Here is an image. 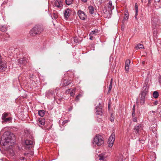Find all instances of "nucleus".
I'll list each match as a JSON object with an SVG mask.
<instances>
[{"label": "nucleus", "instance_id": "4", "mask_svg": "<svg viewBox=\"0 0 161 161\" xmlns=\"http://www.w3.org/2000/svg\"><path fill=\"white\" fill-rule=\"evenodd\" d=\"M149 79L148 78H147L146 79L145 82L143 84V91L141 94V95H142L143 94H144V96H146L149 87Z\"/></svg>", "mask_w": 161, "mask_h": 161}, {"label": "nucleus", "instance_id": "49", "mask_svg": "<svg viewBox=\"0 0 161 161\" xmlns=\"http://www.w3.org/2000/svg\"><path fill=\"white\" fill-rule=\"evenodd\" d=\"M112 81H113V79H111V80L110 82V84L112 85Z\"/></svg>", "mask_w": 161, "mask_h": 161}, {"label": "nucleus", "instance_id": "56", "mask_svg": "<svg viewBox=\"0 0 161 161\" xmlns=\"http://www.w3.org/2000/svg\"><path fill=\"white\" fill-rule=\"evenodd\" d=\"M108 108L109 109V104H108Z\"/></svg>", "mask_w": 161, "mask_h": 161}, {"label": "nucleus", "instance_id": "58", "mask_svg": "<svg viewBox=\"0 0 161 161\" xmlns=\"http://www.w3.org/2000/svg\"><path fill=\"white\" fill-rule=\"evenodd\" d=\"M144 2H145V3H146V1H144Z\"/></svg>", "mask_w": 161, "mask_h": 161}, {"label": "nucleus", "instance_id": "43", "mask_svg": "<svg viewBox=\"0 0 161 161\" xmlns=\"http://www.w3.org/2000/svg\"><path fill=\"white\" fill-rule=\"evenodd\" d=\"M135 105H134L133 107L132 108V111H135Z\"/></svg>", "mask_w": 161, "mask_h": 161}, {"label": "nucleus", "instance_id": "18", "mask_svg": "<svg viewBox=\"0 0 161 161\" xmlns=\"http://www.w3.org/2000/svg\"><path fill=\"white\" fill-rule=\"evenodd\" d=\"M156 112L155 111H150L148 113V117L149 118H151L152 117H154L155 116Z\"/></svg>", "mask_w": 161, "mask_h": 161}, {"label": "nucleus", "instance_id": "19", "mask_svg": "<svg viewBox=\"0 0 161 161\" xmlns=\"http://www.w3.org/2000/svg\"><path fill=\"white\" fill-rule=\"evenodd\" d=\"M108 9H109V10L111 11L112 9L114 8V6H112V3L111 1H109L108 4Z\"/></svg>", "mask_w": 161, "mask_h": 161}, {"label": "nucleus", "instance_id": "30", "mask_svg": "<svg viewBox=\"0 0 161 161\" xmlns=\"http://www.w3.org/2000/svg\"><path fill=\"white\" fill-rule=\"evenodd\" d=\"M143 45L142 44H139L136 47V48L137 49L143 48Z\"/></svg>", "mask_w": 161, "mask_h": 161}, {"label": "nucleus", "instance_id": "24", "mask_svg": "<svg viewBox=\"0 0 161 161\" xmlns=\"http://www.w3.org/2000/svg\"><path fill=\"white\" fill-rule=\"evenodd\" d=\"M39 124L42 125H43L45 124V119H40L39 120Z\"/></svg>", "mask_w": 161, "mask_h": 161}, {"label": "nucleus", "instance_id": "41", "mask_svg": "<svg viewBox=\"0 0 161 161\" xmlns=\"http://www.w3.org/2000/svg\"><path fill=\"white\" fill-rule=\"evenodd\" d=\"M79 97H79L78 96H77L75 98V100L76 101H78L79 100Z\"/></svg>", "mask_w": 161, "mask_h": 161}, {"label": "nucleus", "instance_id": "38", "mask_svg": "<svg viewBox=\"0 0 161 161\" xmlns=\"http://www.w3.org/2000/svg\"><path fill=\"white\" fill-rule=\"evenodd\" d=\"M58 17V15L57 14H55V13L53 15V18L54 19H56Z\"/></svg>", "mask_w": 161, "mask_h": 161}, {"label": "nucleus", "instance_id": "20", "mask_svg": "<svg viewBox=\"0 0 161 161\" xmlns=\"http://www.w3.org/2000/svg\"><path fill=\"white\" fill-rule=\"evenodd\" d=\"M8 113L5 112L3 113L1 119L2 120L6 119V117H8Z\"/></svg>", "mask_w": 161, "mask_h": 161}, {"label": "nucleus", "instance_id": "23", "mask_svg": "<svg viewBox=\"0 0 161 161\" xmlns=\"http://www.w3.org/2000/svg\"><path fill=\"white\" fill-rule=\"evenodd\" d=\"M70 83V81L65 80L63 81L62 85L63 86H65L69 85Z\"/></svg>", "mask_w": 161, "mask_h": 161}, {"label": "nucleus", "instance_id": "3", "mask_svg": "<svg viewBox=\"0 0 161 161\" xmlns=\"http://www.w3.org/2000/svg\"><path fill=\"white\" fill-rule=\"evenodd\" d=\"M93 141V144H96L98 146L101 145L104 143L102 136L99 135H97L94 137Z\"/></svg>", "mask_w": 161, "mask_h": 161}, {"label": "nucleus", "instance_id": "31", "mask_svg": "<svg viewBox=\"0 0 161 161\" xmlns=\"http://www.w3.org/2000/svg\"><path fill=\"white\" fill-rule=\"evenodd\" d=\"M75 89H73L72 91L70 93V95L71 96L73 97L75 94Z\"/></svg>", "mask_w": 161, "mask_h": 161}, {"label": "nucleus", "instance_id": "44", "mask_svg": "<svg viewBox=\"0 0 161 161\" xmlns=\"http://www.w3.org/2000/svg\"><path fill=\"white\" fill-rule=\"evenodd\" d=\"M138 12H136V14H135V18L136 19L137 18V13H138Z\"/></svg>", "mask_w": 161, "mask_h": 161}, {"label": "nucleus", "instance_id": "14", "mask_svg": "<svg viewBox=\"0 0 161 161\" xmlns=\"http://www.w3.org/2000/svg\"><path fill=\"white\" fill-rule=\"evenodd\" d=\"M12 118L11 117L7 118L3 120L2 121V123H8L12 122Z\"/></svg>", "mask_w": 161, "mask_h": 161}, {"label": "nucleus", "instance_id": "25", "mask_svg": "<svg viewBox=\"0 0 161 161\" xmlns=\"http://www.w3.org/2000/svg\"><path fill=\"white\" fill-rule=\"evenodd\" d=\"M38 114L41 117H43L45 114V111L43 110H40L38 111Z\"/></svg>", "mask_w": 161, "mask_h": 161}, {"label": "nucleus", "instance_id": "55", "mask_svg": "<svg viewBox=\"0 0 161 161\" xmlns=\"http://www.w3.org/2000/svg\"><path fill=\"white\" fill-rule=\"evenodd\" d=\"M156 158V157H154V158L153 159V160H154V159H155Z\"/></svg>", "mask_w": 161, "mask_h": 161}, {"label": "nucleus", "instance_id": "10", "mask_svg": "<svg viewBox=\"0 0 161 161\" xmlns=\"http://www.w3.org/2000/svg\"><path fill=\"white\" fill-rule=\"evenodd\" d=\"M7 68V66L5 62H2L0 63V71H5Z\"/></svg>", "mask_w": 161, "mask_h": 161}, {"label": "nucleus", "instance_id": "32", "mask_svg": "<svg viewBox=\"0 0 161 161\" xmlns=\"http://www.w3.org/2000/svg\"><path fill=\"white\" fill-rule=\"evenodd\" d=\"M74 42L76 43L80 42L78 39L76 37H75L74 38Z\"/></svg>", "mask_w": 161, "mask_h": 161}, {"label": "nucleus", "instance_id": "50", "mask_svg": "<svg viewBox=\"0 0 161 161\" xmlns=\"http://www.w3.org/2000/svg\"><path fill=\"white\" fill-rule=\"evenodd\" d=\"M77 96H78L79 97H80L82 96V95L81 94H79Z\"/></svg>", "mask_w": 161, "mask_h": 161}, {"label": "nucleus", "instance_id": "35", "mask_svg": "<svg viewBox=\"0 0 161 161\" xmlns=\"http://www.w3.org/2000/svg\"><path fill=\"white\" fill-rule=\"evenodd\" d=\"M158 113L160 115V116L161 117V109H158Z\"/></svg>", "mask_w": 161, "mask_h": 161}, {"label": "nucleus", "instance_id": "1", "mask_svg": "<svg viewBox=\"0 0 161 161\" xmlns=\"http://www.w3.org/2000/svg\"><path fill=\"white\" fill-rule=\"evenodd\" d=\"M8 127H5L2 129L0 133L5 131L4 133L1 137H0V144L3 146L8 145L12 146L15 142V137L14 134L8 131Z\"/></svg>", "mask_w": 161, "mask_h": 161}, {"label": "nucleus", "instance_id": "59", "mask_svg": "<svg viewBox=\"0 0 161 161\" xmlns=\"http://www.w3.org/2000/svg\"><path fill=\"white\" fill-rule=\"evenodd\" d=\"M159 81L160 82H161V80H159Z\"/></svg>", "mask_w": 161, "mask_h": 161}, {"label": "nucleus", "instance_id": "47", "mask_svg": "<svg viewBox=\"0 0 161 161\" xmlns=\"http://www.w3.org/2000/svg\"><path fill=\"white\" fill-rule=\"evenodd\" d=\"M81 0L82 2H83L84 3H86L87 1V0Z\"/></svg>", "mask_w": 161, "mask_h": 161}, {"label": "nucleus", "instance_id": "22", "mask_svg": "<svg viewBox=\"0 0 161 161\" xmlns=\"http://www.w3.org/2000/svg\"><path fill=\"white\" fill-rule=\"evenodd\" d=\"M88 9L89 13L91 14H92L94 13V8L93 6H90L88 7Z\"/></svg>", "mask_w": 161, "mask_h": 161}, {"label": "nucleus", "instance_id": "29", "mask_svg": "<svg viewBox=\"0 0 161 161\" xmlns=\"http://www.w3.org/2000/svg\"><path fill=\"white\" fill-rule=\"evenodd\" d=\"M7 30V28L4 26H2L0 27V30L2 31H6Z\"/></svg>", "mask_w": 161, "mask_h": 161}, {"label": "nucleus", "instance_id": "28", "mask_svg": "<svg viewBox=\"0 0 161 161\" xmlns=\"http://www.w3.org/2000/svg\"><path fill=\"white\" fill-rule=\"evenodd\" d=\"M73 0H65L66 3L68 5H70L71 4Z\"/></svg>", "mask_w": 161, "mask_h": 161}, {"label": "nucleus", "instance_id": "46", "mask_svg": "<svg viewBox=\"0 0 161 161\" xmlns=\"http://www.w3.org/2000/svg\"><path fill=\"white\" fill-rule=\"evenodd\" d=\"M90 39L91 40H92L93 36H90Z\"/></svg>", "mask_w": 161, "mask_h": 161}, {"label": "nucleus", "instance_id": "26", "mask_svg": "<svg viewBox=\"0 0 161 161\" xmlns=\"http://www.w3.org/2000/svg\"><path fill=\"white\" fill-rule=\"evenodd\" d=\"M98 33V31L97 30H94L92 31L90 34V36H92L93 35H96Z\"/></svg>", "mask_w": 161, "mask_h": 161}, {"label": "nucleus", "instance_id": "54", "mask_svg": "<svg viewBox=\"0 0 161 161\" xmlns=\"http://www.w3.org/2000/svg\"><path fill=\"white\" fill-rule=\"evenodd\" d=\"M138 101L137 100V102H136L137 103H138Z\"/></svg>", "mask_w": 161, "mask_h": 161}, {"label": "nucleus", "instance_id": "52", "mask_svg": "<svg viewBox=\"0 0 161 161\" xmlns=\"http://www.w3.org/2000/svg\"><path fill=\"white\" fill-rule=\"evenodd\" d=\"M148 4H149L151 3V0H148Z\"/></svg>", "mask_w": 161, "mask_h": 161}, {"label": "nucleus", "instance_id": "51", "mask_svg": "<svg viewBox=\"0 0 161 161\" xmlns=\"http://www.w3.org/2000/svg\"><path fill=\"white\" fill-rule=\"evenodd\" d=\"M142 64L143 65H144L145 64V61H142Z\"/></svg>", "mask_w": 161, "mask_h": 161}, {"label": "nucleus", "instance_id": "9", "mask_svg": "<svg viewBox=\"0 0 161 161\" xmlns=\"http://www.w3.org/2000/svg\"><path fill=\"white\" fill-rule=\"evenodd\" d=\"M77 14L80 18L81 19L84 20L86 17V16L84 13L80 10H78Z\"/></svg>", "mask_w": 161, "mask_h": 161}, {"label": "nucleus", "instance_id": "57", "mask_svg": "<svg viewBox=\"0 0 161 161\" xmlns=\"http://www.w3.org/2000/svg\"><path fill=\"white\" fill-rule=\"evenodd\" d=\"M142 141H143V143H144V141L142 140Z\"/></svg>", "mask_w": 161, "mask_h": 161}, {"label": "nucleus", "instance_id": "48", "mask_svg": "<svg viewBox=\"0 0 161 161\" xmlns=\"http://www.w3.org/2000/svg\"><path fill=\"white\" fill-rule=\"evenodd\" d=\"M2 62H3V61L2 60V59H1V55H0V63H1Z\"/></svg>", "mask_w": 161, "mask_h": 161}, {"label": "nucleus", "instance_id": "27", "mask_svg": "<svg viewBox=\"0 0 161 161\" xmlns=\"http://www.w3.org/2000/svg\"><path fill=\"white\" fill-rule=\"evenodd\" d=\"M153 97L154 98H158V95H159L158 93L157 92L155 91L153 92Z\"/></svg>", "mask_w": 161, "mask_h": 161}, {"label": "nucleus", "instance_id": "21", "mask_svg": "<svg viewBox=\"0 0 161 161\" xmlns=\"http://www.w3.org/2000/svg\"><path fill=\"white\" fill-rule=\"evenodd\" d=\"M123 157L121 154H119L117 157L116 161H123Z\"/></svg>", "mask_w": 161, "mask_h": 161}, {"label": "nucleus", "instance_id": "53", "mask_svg": "<svg viewBox=\"0 0 161 161\" xmlns=\"http://www.w3.org/2000/svg\"><path fill=\"white\" fill-rule=\"evenodd\" d=\"M141 1L142 2H144V0H141Z\"/></svg>", "mask_w": 161, "mask_h": 161}, {"label": "nucleus", "instance_id": "8", "mask_svg": "<svg viewBox=\"0 0 161 161\" xmlns=\"http://www.w3.org/2000/svg\"><path fill=\"white\" fill-rule=\"evenodd\" d=\"M102 106L101 104L99 103V105L96 108V113L97 115H100L101 116L102 114Z\"/></svg>", "mask_w": 161, "mask_h": 161}, {"label": "nucleus", "instance_id": "2", "mask_svg": "<svg viewBox=\"0 0 161 161\" xmlns=\"http://www.w3.org/2000/svg\"><path fill=\"white\" fill-rule=\"evenodd\" d=\"M135 133H133L131 134V136L133 139H135L137 136V134H140L143 130V126L141 124H139L136 125L134 128Z\"/></svg>", "mask_w": 161, "mask_h": 161}, {"label": "nucleus", "instance_id": "39", "mask_svg": "<svg viewBox=\"0 0 161 161\" xmlns=\"http://www.w3.org/2000/svg\"><path fill=\"white\" fill-rule=\"evenodd\" d=\"M133 120L134 122H137V118L136 117H134L133 118Z\"/></svg>", "mask_w": 161, "mask_h": 161}, {"label": "nucleus", "instance_id": "17", "mask_svg": "<svg viewBox=\"0 0 161 161\" xmlns=\"http://www.w3.org/2000/svg\"><path fill=\"white\" fill-rule=\"evenodd\" d=\"M144 94H143L142 95H141V97H140V100L141 105L145 103V96H144Z\"/></svg>", "mask_w": 161, "mask_h": 161}, {"label": "nucleus", "instance_id": "36", "mask_svg": "<svg viewBox=\"0 0 161 161\" xmlns=\"http://www.w3.org/2000/svg\"><path fill=\"white\" fill-rule=\"evenodd\" d=\"M112 88V85L110 84L109 85V87L108 91V92L111 91Z\"/></svg>", "mask_w": 161, "mask_h": 161}, {"label": "nucleus", "instance_id": "15", "mask_svg": "<svg viewBox=\"0 0 161 161\" xmlns=\"http://www.w3.org/2000/svg\"><path fill=\"white\" fill-rule=\"evenodd\" d=\"M130 63V61L128 59L125 61V70L127 72H128L129 71V67Z\"/></svg>", "mask_w": 161, "mask_h": 161}, {"label": "nucleus", "instance_id": "7", "mask_svg": "<svg viewBox=\"0 0 161 161\" xmlns=\"http://www.w3.org/2000/svg\"><path fill=\"white\" fill-rule=\"evenodd\" d=\"M39 32L37 27L36 26L31 29L30 33L31 36H34L37 34H38Z\"/></svg>", "mask_w": 161, "mask_h": 161}, {"label": "nucleus", "instance_id": "37", "mask_svg": "<svg viewBox=\"0 0 161 161\" xmlns=\"http://www.w3.org/2000/svg\"><path fill=\"white\" fill-rule=\"evenodd\" d=\"M114 117L112 116V114L111 115V116L110 117V120L111 122H113L114 121Z\"/></svg>", "mask_w": 161, "mask_h": 161}, {"label": "nucleus", "instance_id": "11", "mask_svg": "<svg viewBox=\"0 0 161 161\" xmlns=\"http://www.w3.org/2000/svg\"><path fill=\"white\" fill-rule=\"evenodd\" d=\"M71 10L69 8L66 9L64 12V16L66 19H67L70 15Z\"/></svg>", "mask_w": 161, "mask_h": 161}, {"label": "nucleus", "instance_id": "13", "mask_svg": "<svg viewBox=\"0 0 161 161\" xmlns=\"http://www.w3.org/2000/svg\"><path fill=\"white\" fill-rule=\"evenodd\" d=\"M55 6L58 8H60L63 6L62 0H56L55 2Z\"/></svg>", "mask_w": 161, "mask_h": 161}, {"label": "nucleus", "instance_id": "5", "mask_svg": "<svg viewBox=\"0 0 161 161\" xmlns=\"http://www.w3.org/2000/svg\"><path fill=\"white\" fill-rule=\"evenodd\" d=\"M115 139V135L114 133H113L109 137L108 141V143L109 147H112L114 144Z\"/></svg>", "mask_w": 161, "mask_h": 161}, {"label": "nucleus", "instance_id": "6", "mask_svg": "<svg viewBox=\"0 0 161 161\" xmlns=\"http://www.w3.org/2000/svg\"><path fill=\"white\" fill-rule=\"evenodd\" d=\"M34 142L32 140H26L25 142V143L26 145V147L28 148L32 147H33V145Z\"/></svg>", "mask_w": 161, "mask_h": 161}, {"label": "nucleus", "instance_id": "16", "mask_svg": "<svg viewBox=\"0 0 161 161\" xmlns=\"http://www.w3.org/2000/svg\"><path fill=\"white\" fill-rule=\"evenodd\" d=\"M18 63L20 64V66L22 65H24L26 64V61L25 59H19L18 60Z\"/></svg>", "mask_w": 161, "mask_h": 161}, {"label": "nucleus", "instance_id": "33", "mask_svg": "<svg viewBox=\"0 0 161 161\" xmlns=\"http://www.w3.org/2000/svg\"><path fill=\"white\" fill-rule=\"evenodd\" d=\"M128 18V14H125V17L124 18V20H126Z\"/></svg>", "mask_w": 161, "mask_h": 161}, {"label": "nucleus", "instance_id": "45", "mask_svg": "<svg viewBox=\"0 0 161 161\" xmlns=\"http://www.w3.org/2000/svg\"><path fill=\"white\" fill-rule=\"evenodd\" d=\"M135 111H132V115L133 116L135 115Z\"/></svg>", "mask_w": 161, "mask_h": 161}, {"label": "nucleus", "instance_id": "40", "mask_svg": "<svg viewBox=\"0 0 161 161\" xmlns=\"http://www.w3.org/2000/svg\"><path fill=\"white\" fill-rule=\"evenodd\" d=\"M70 89H68L66 91V93L67 94H69L70 92Z\"/></svg>", "mask_w": 161, "mask_h": 161}, {"label": "nucleus", "instance_id": "42", "mask_svg": "<svg viewBox=\"0 0 161 161\" xmlns=\"http://www.w3.org/2000/svg\"><path fill=\"white\" fill-rule=\"evenodd\" d=\"M158 103V101H155L154 103H153V104L154 105H157Z\"/></svg>", "mask_w": 161, "mask_h": 161}, {"label": "nucleus", "instance_id": "34", "mask_svg": "<svg viewBox=\"0 0 161 161\" xmlns=\"http://www.w3.org/2000/svg\"><path fill=\"white\" fill-rule=\"evenodd\" d=\"M135 8L136 11V12H138V6L137 4L136 3L135 4Z\"/></svg>", "mask_w": 161, "mask_h": 161}, {"label": "nucleus", "instance_id": "12", "mask_svg": "<svg viewBox=\"0 0 161 161\" xmlns=\"http://www.w3.org/2000/svg\"><path fill=\"white\" fill-rule=\"evenodd\" d=\"M98 157L99 158V160H102L103 161H106V158H107V156L106 155L105 153H104L99 154Z\"/></svg>", "mask_w": 161, "mask_h": 161}]
</instances>
